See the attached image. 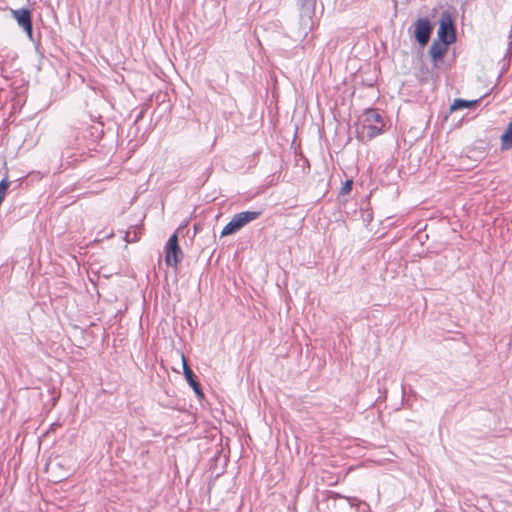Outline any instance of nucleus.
<instances>
[{"label":"nucleus","mask_w":512,"mask_h":512,"mask_svg":"<svg viewBox=\"0 0 512 512\" xmlns=\"http://www.w3.org/2000/svg\"><path fill=\"white\" fill-rule=\"evenodd\" d=\"M383 126L382 116L375 110L370 109L363 115L359 133H361L362 137L366 136L368 139H372L382 133Z\"/></svg>","instance_id":"obj_1"},{"label":"nucleus","mask_w":512,"mask_h":512,"mask_svg":"<svg viewBox=\"0 0 512 512\" xmlns=\"http://www.w3.org/2000/svg\"><path fill=\"white\" fill-rule=\"evenodd\" d=\"M437 36L438 40L446 44H453L456 41L454 20L449 11L441 13Z\"/></svg>","instance_id":"obj_2"},{"label":"nucleus","mask_w":512,"mask_h":512,"mask_svg":"<svg viewBox=\"0 0 512 512\" xmlns=\"http://www.w3.org/2000/svg\"><path fill=\"white\" fill-rule=\"evenodd\" d=\"M183 258V252L178 244V236L174 233L165 245V263L167 266L176 268Z\"/></svg>","instance_id":"obj_3"},{"label":"nucleus","mask_w":512,"mask_h":512,"mask_svg":"<svg viewBox=\"0 0 512 512\" xmlns=\"http://www.w3.org/2000/svg\"><path fill=\"white\" fill-rule=\"evenodd\" d=\"M415 39L421 45L425 46L431 36V32L433 30V26L427 18H419L415 24Z\"/></svg>","instance_id":"obj_4"},{"label":"nucleus","mask_w":512,"mask_h":512,"mask_svg":"<svg viewBox=\"0 0 512 512\" xmlns=\"http://www.w3.org/2000/svg\"><path fill=\"white\" fill-rule=\"evenodd\" d=\"M301 5L300 19L304 30H311L313 27L312 17L315 13L316 0H299Z\"/></svg>","instance_id":"obj_5"},{"label":"nucleus","mask_w":512,"mask_h":512,"mask_svg":"<svg viewBox=\"0 0 512 512\" xmlns=\"http://www.w3.org/2000/svg\"><path fill=\"white\" fill-rule=\"evenodd\" d=\"M14 18L17 20L19 26H21L25 32L31 37L32 35V21L31 13L28 9L21 8L12 11Z\"/></svg>","instance_id":"obj_6"},{"label":"nucleus","mask_w":512,"mask_h":512,"mask_svg":"<svg viewBox=\"0 0 512 512\" xmlns=\"http://www.w3.org/2000/svg\"><path fill=\"white\" fill-rule=\"evenodd\" d=\"M182 360H183V373H184V376H185L187 382L193 388V390L196 393V395L199 398H203L204 394L202 392L201 386H200L199 382L196 380L193 371L187 365L184 356L182 357Z\"/></svg>","instance_id":"obj_7"},{"label":"nucleus","mask_w":512,"mask_h":512,"mask_svg":"<svg viewBox=\"0 0 512 512\" xmlns=\"http://www.w3.org/2000/svg\"><path fill=\"white\" fill-rule=\"evenodd\" d=\"M262 210L255 211H243L234 215L239 226L243 228L248 223L258 219L262 215Z\"/></svg>","instance_id":"obj_8"},{"label":"nucleus","mask_w":512,"mask_h":512,"mask_svg":"<svg viewBox=\"0 0 512 512\" xmlns=\"http://www.w3.org/2000/svg\"><path fill=\"white\" fill-rule=\"evenodd\" d=\"M448 45L440 40H434L429 49L431 58L434 61L441 59L446 53Z\"/></svg>","instance_id":"obj_9"},{"label":"nucleus","mask_w":512,"mask_h":512,"mask_svg":"<svg viewBox=\"0 0 512 512\" xmlns=\"http://www.w3.org/2000/svg\"><path fill=\"white\" fill-rule=\"evenodd\" d=\"M478 103V100H464V99H455L454 102L450 106V111H457L463 108H471Z\"/></svg>","instance_id":"obj_10"},{"label":"nucleus","mask_w":512,"mask_h":512,"mask_svg":"<svg viewBox=\"0 0 512 512\" xmlns=\"http://www.w3.org/2000/svg\"><path fill=\"white\" fill-rule=\"evenodd\" d=\"M141 234V227L139 226H131L125 233L124 240L127 243H133L136 242Z\"/></svg>","instance_id":"obj_11"},{"label":"nucleus","mask_w":512,"mask_h":512,"mask_svg":"<svg viewBox=\"0 0 512 512\" xmlns=\"http://www.w3.org/2000/svg\"><path fill=\"white\" fill-rule=\"evenodd\" d=\"M501 147L502 149L512 147V122L507 125L505 132L501 136Z\"/></svg>","instance_id":"obj_12"},{"label":"nucleus","mask_w":512,"mask_h":512,"mask_svg":"<svg viewBox=\"0 0 512 512\" xmlns=\"http://www.w3.org/2000/svg\"><path fill=\"white\" fill-rule=\"evenodd\" d=\"M240 229L241 227L239 226L237 220L233 217L222 229L221 236L235 234Z\"/></svg>","instance_id":"obj_13"},{"label":"nucleus","mask_w":512,"mask_h":512,"mask_svg":"<svg viewBox=\"0 0 512 512\" xmlns=\"http://www.w3.org/2000/svg\"><path fill=\"white\" fill-rule=\"evenodd\" d=\"M8 187H9V182L6 179H3L0 182V204L2 203V201L5 198Z\"/></svg>","instance_id":"obj_14"},{"label":"nucleus","mask_w":512,"mask_h":512,"mask_svg":"<svg viewBox=\"0 0 512 512\" xmlns=\"http://www.w3.org/2000/svg\"><path fill=\"white\" fill-rule=\"evenodd\" d=\"M352 184H353L352 180H347V181L344 183L343 187L341 188V192H342L343 194L349 193V192H350V190H351V188H352Z\"/></svg>","instance_id":"obj_15"}]
</instances>
